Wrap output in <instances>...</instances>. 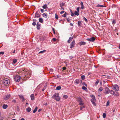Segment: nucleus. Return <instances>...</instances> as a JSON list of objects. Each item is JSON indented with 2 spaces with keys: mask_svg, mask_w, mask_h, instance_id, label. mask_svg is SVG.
Instances as JSON below:
<instances>
[{
  "mask_svg": "<svg viewBox=\"0 0 120 120\" xmlns=\"http://www.w3.org/2000/svg\"><path fill=\"white\" fill-rule=\"evenodd\" d=\"M23 71L24 72L25 74V76L27 78L30 77L31 74V71H30L27 70L26 69H22Z\"/></svg>",
  "mask_w": 120,
  "mask_h": 120,
  "instance_id": "obj_1",
  "label": "nucleus"
},
{
  "mask_svg": "<svg viewBox=\"0 0 120 120\" xmlns=\"http://www.w3.org/2000/svg\"><path fill=\"white\" fill-rule=\"evenodd\" d=\"M52 98H55L57 101H59L60 99V98L59 96V94L58 93H55L52 97Z\"/></svg>",
  "mask_w": 120,
  "mask_h": 120,
  "instance_id": "obj_2",
  "label": "nucleus"
},
{
  "mask_svg": "<svg viewBox=\"0 0 120 120\" xmlns=\"http://www.w3.org/2000/svg\"><path fill=\"white\" fill-rule=\"evenodd\" d=\"M3 82L5 85L7 86L9 84L10 82L9 79L7 78H5L3 79Z\"/></svg>",
  "mask_w": 120,
  "mask_h": 120,
  "instance_id": "obj_3",
  "label": "nucleus"
},
{
  "mask_svg": "<svg viewBox=\"0 0 120 120\" xmlns=\"http://www.w3.org/2000/svg\"><path fill=\"white\" fill-rule=\"evenodd\" d=\"M90 96L92 98V99L91 100V101L92 103L94 105H96V104L95 102V101H96L95 96L93 95H90Z\"/></svg>",
  "mask_w": 120,
  "mask_h": 120,
  "instance_id": "obj_4",
  "label": "nucleus"
},
{
  "mask_svg": "<svg viewBox=\"0 0 120 120\" xmlns=\"http://www.w3.org/2000/svg\"><path fill=\"white\" fill-rule=\"evenodd\" d=\"M21 77L18 75H16L14 77L15 80L16 82H19L20 81Z\"/></svg>",
  "mask_w": 120,
  "mask_h": 120,
  "instance_id": "obj_5",
  "label": "nucleus"
},
{
  "mask_svg": "<svg viewBox=\"0 0 120 120\" xmlns=\"http://www.w3.org/2000/svg\"><path fill=\"white\" fill-rule=\"evenodd\" d=\"M78 101L79 102V104L80 105H82L84 104V103L83 102V101L80 98H77Z\"/></svg>",
  "mask_w": 120,
  "mask_h": 120,
  "instance_id": "obj_6",
  "label": "nucleus"
},
{
  "mask_svg": "<svg viewBox=\"0 0 120 120\" xmlns=\"http://www.w3.org/2000/svg\"><path fill=\"white\" fill-rule=\"evenodd\" d=\"M112 89L116 91H118L119 90V87L117 85H114Z\"/></svg>",
  "mask_w": 120,
  "mask_h": 120,
  "instance_id": "obj_7",
  "label": "nucleus"
},
{
  "mask_svg": "<svg viewBox=\"0 0 120 120\" xmlns=\"http://www.w3.org/2000/svg\"><path fill=\"white\" fill-rule=\"evenodd\" d=\"M75 45V41L74 40H73L71 44H70V48L71 49L74 47Z\"/></svg>",
  "mask_w": 120,
  "mask_h": 120,
  "instance_id": "obj_8",
  "label": "nucleus"
},
{
  "mask_svg": "<svg viewBox=\"0 0 120 120\" xmlns=\"http://www.w3.org/2000/svg\"><path fill=\"white\" fill-rule=\"evenodd\" d=\"M95 40V38L93 37H92L91 38H87L86 39V40L92 42L94 41Z\"/></svg>",
  "mask_w": 120,
  "mask_h": 120,
  "instance_id": "obj_9",
  "label": "nucleus"
},
{
  "mask_svg": "<svg viewBox=\"0 0 120 120\" xmlns=\"http://www.w3.org/2000/svg\"><path fill=\"white\" fill-rule=\"evenodd\" d=\"M110 92V90L109 88L107 87H106L105 89V94H109Z\"/></svg>",
  "mask_w": 120,
  "mask_h": 120,
  "instance_id": "obj_10",
  "label": "nucleus"
},
{
  "mask_svg": "<svg viewBox=\"0 0 120 120\" xmlns=\"http://www.w3.org/2000/svg\"><path fill=\"white\" fill-rule=\"evenodd\" d=\"M10 97V94L6 95L4 97V99L5 100H7L9 99Z\"/></svg>",
  "mask_w": 120,
  "mask_h": 120,
  "instance_id": "obj_11",
  "label": "nucleus"
},
{
  "mask_svg": "<svg viewBox=\"0 0 120 120\" xmlns=\"http://www.w3.org/2000/svg\"><path fill=\"white\" fill-rule=\"evenodd\" d=\"M19 98L21 99L22 101H23L25 100V99L24 98V97L22 95H19Z\"/></svg>",
  "mask_w": 120,
  "mask_h": 120,
  "instance_id": "obj_12",
  "label": "nucleus"
},
{
  "mask_svg": "<svg viewBox=\"0 0 120 120\" xmlns=\"http://www.w3.org/2000/svg\"><path fill=\"white\" fill-rule=\"evenodd\" d=\"M40 16V15L38 13L37 11L36 12L35 14V18H38Z\"/></svg>",
  "mask_w": 120,
  "mask_h": 120,
  "instance_id": "obj_13",
  "label": "nucleus"
},
{
  "mask_svg": "<svg viewBox=\"0 0 120 120\" xmlns=\"http://www.w3.org/2000/svg\"><path fill=\"white\" fill-rule=\"evenodd\" d=\"M37 28L38 30H39L40 29V26L41 24H40L39 22H38L37 23Z\"/></svg>",
  "mask_w": 120,
  "mask_h": 120,
  "instance_id": "obj_14",
  "label": "nucleus"
},
{
  "mask_svg": "<svg viewBox=\"0 0 120 120\" xmlns=\"http://www.w3.org/2000/svg\"><path fill=\"white\" fill-rule=\"evenodd\" d=\"M64 5V3H62L60 4V6L61 8V9L64 10V8L63 7V6Z\"/></svg>",
  "mask_w": 120,
  "mask_h": 120,
  "instance_id": "obj_15",
  "label": "nucleus"
},
{
  "mask_svg": "<svg viewBox=\"0 0 120 120\" xmlns=\"http://www.w3.org/2000/svg\"><path fill=\"white\" fill-rule=\"evenodd\" d=\"M86 44L84 42L81 41L79 42V44L80 45H85Z\"/></svg>",
  "mask_w": 120,
  "mask_h": 120,
  "instance_id": "obj_16",
  "label": "nucleus"
},
{
  "mask_svg": "<svg viewBox=\"0 0 120 120\" xmlns=\"http://www.w3.org/2000/svg\"><path fill=\"white\" fill-rule=\"evenodd\" d=\"M73 38V37H70L69 38L68 40V42L69 43L72 40Z\"/></svg>",
  "mask_w": 120,
  "mask_h": 120,
  "instance_id": "obj_17",
  "label": "nucleus"
},
{
  "mask_svg": "<svg viewBox=\"0 0 120 120\" xmlns=\"http://www.w3.org/2000/svg\"><path fill=\"white\" fill-rule=\"evenodd\" d=\"M31 100H33L34 99V94H31L30 96Z\"/></svg>",
  "mask_w": 120,
  "mask_h": 120,
  "instance_id": "obj_18",
  "label": "nucleus"
},
{
  "mask_svg": "<svg viewBox=\"0 0 120 120\" xmlns=\"http://www.w3.org/2000/svg\"><path fill=\"white\" fill-rule=\"evenodd\" d=\"M8 106L7 105L4 104L3 105V108L4 109H6L8 107Z\"/></svg>",
  "mask_w": 120,
  "mask_h": 120,
  "instance_id": "obj_19",
  "label": "nucleus"
},
{
  "mask_svg": "<svg viewBox=\"0 0 120 120\" xmlns=\"http://www.w3.org/2000/svg\"><path fill=\"white\" fill-rule=\"evenodd\" d=\"M80 80L79 79H76L75 81V83L76 84H79L80 82Z\"/></svg>",
  "mask_w": 120,
  "mask_h": 120,
  "instance_id": "obj_20",
  "label": "nucleus"
},
{
  "mask_svg": "<svg viewBox=\"0 0 120 120\" xmlns=\"http://www.w3.org/2000/svg\"><path fill=\"white\" fill-rule=\"evenodd\" d=\"M42 15L43 17H45V18H47V14L46 13H44Z\"/></svg>",
  "mask_w": 120,
  "mask_h": 120,
  "instance_id": "obj_21",
  "label": "nucleus"
},
{
  "mask_svg": "<svg viewBox=\"0 0 120 120\" xmlns=\"http://www.w3.org/2000/svg\"><path fill=\"white\" fill-rule=\"evenodd\" d=\"M81 21H79L78 22V25L79 26H81L82 24Z\"/></svg>",
  "mask_w": 120,
  "mask_h": 120,
  "instance_id": "obj_22",
  "label": "nucleus"
},
{
  "mask_svg": "<svg viewBox=\"0 0 120 120\" xmlns=\"http://www.w3.org/2000/svg\"><path fill=\"white\" fill-rule=\"evenodd\" d=\"M42 8L44 9H46L48 8L47 5L46 4H45L42 6Z\"/></svg>",
  "mask_w": 120,
  "mask_h": 120,
  "instance_id": "obj_23",
  "label": "nucleus"
},
{
  "mask_svg": "<svg viewBox=\"0 0 120 120\" xmlns=\"http://www.w3.org/2000/svg\"><path fill=\"white\" fill-rule=\"evenodd\" d=\"M26 110L28 112H29L31 110V109L30 107H28L26 109Z\"/></svg>",
  "mask_w": 120,
  "mask_h": 120,
  "instance_id": "obj_24",
  "label": "nucleus"
},
{
  "mask_svg": "<svg viewBox=\"0 0 120 120\" xmlns=\"http://www.w3.org/2000/svg\"><path fill=\"white\" fill-rule=\"evenodd\" d=\"M103 88L102 87H100L98 90V92H100L102 91L103 90Z\"/></svg>",
  "mask_w": 120,
  "mask_h": 120,
  "instance_id": "obj_25",
  "label": "nucleus"
},
{
  "mask_svg": "<svg viewBox=\"0 0 120 120\" xmlns=\"http://www.w3.org/2000/svg\"><path fill=\"white\" fill-rule=\"evenodd\" d=\"M114 94H113L115 96H119V94L117 92H115L114 93Z\"/></svg>",
  "mask_w": 120,
  "mask_h": 120,
  "instance_id": "obj_26",
  "label": "nucleus"
},
{
  "mask_svg": "<svg viewBox=\"0 0 120 120\" xmlns=\"http://www.w3.org/2000/svg\"><path fill=\"white\" fill-rule=\"evenodd\" d=\"M79 12L76 11H75L74 12V14L75 15L78 16L79 15Z\"/></svg>",
  "mask_w": 120,
  "mask_h": 120,
  "instance_id": "obj_27",
  "label": "nucleus"
},
{
  "mask_svg": "<svg viewBox=\"0 0 120 120\" xmlns=\"http://www.w3.org/2000/svg\"><path fill=\"white\" fill-rule=\"evenodd\" d=\"M38 109V107L37 106L36 107L35 109H34V110L33 111V112L34 113H35L36 111H37V109Z\"/></svg>",
  "mask_w": 120,
  "mask_h": 120,
  "instance_id": "obj_28",
  "label": "nucleus"
},
{
  "mask_svg": "<svg viewBox=\"0 0 120 120\" xmlns=\"http://www.w3.org/2000/svg\"><path fill=\"white\" fill-rule=\"evenodd\" d=\"M61 88V87L60 86H58L56 87V90H60Z\"/></svg>",
  "mask_w": 120,
  "mask_h": 120,
  "instance_id": "obj_29",
  "label": "nucleus"
},
{
  "mask_svg": "<svg viewBox=\"0 0 120 120\" xmlns=\"http://www.w3.org/2000/svg\"><path fill=\"white\" fill-rule=\"evenodd\" d=\"M39 21L41 23H42L43 22V20L41 18H39Z\"/></svg>",
  "mask_w": 120,
  "mask_h": 120,
  "instance_id": "obj_30",
  "label": "nucleus"
},
{
  "mask_svg": "<svg viewBox=\"0 0 120 120\" xmlns=\"http://www.w3.org/2000/svg\"><path fill=\"white\" fill-rule=\"evenodd\" d=\"M110 93L111 94L113 95V94H114V93L115 92L113 91L112 90H111L110 91Z\"/></svg>",
  "mask_w": 120,
  "mask_h": 120,
  "instance_id": "obj_31",
  "label": "nucleus"
},
{
  "mask_svg": "<svg viewBox=\"0 0 120 120\" xmlns=\"http://www.w3.org/2000/svg\"><path fill=\"white\" fill-rule=\"evenodd\" d=\"M82 89L85 90H87V89L86 87L85 86H83L82 87Z\"/></svg>",
  "mask_w": 120,
  "mask_h": 120,
  "instance_id": "obj_32",
  "label": "nucleus"
},
{
  "mask_svg": "<svg viewBox=\"0 0 120 120\" xmlns=\"http://www.w3.org/2000/svg\"><path fill=\"white\" fill-rule=\"evenodd\" d=\"M17 61V60L16 59H15L13 60V63L14 64H15Z\"/></svg>",
  "mask_w": 120,
  "mask_h": 120,
  "instance_id": "obj_33",
  "label": "nucleus"
},
{
  "mask_svg": "<svg viewBox=\"0 0 120 120\" xmlns=\"http://www.w3.org/2000/svg\"><path fill=\"white\" fill-rule=\"evenodd\" d=\"M81 78L82 80H84L85 78V76L84 75H82L81 76Z\"/></svg>",
  "mask_w": 120,
  "mask_h": 120,
  "instance_id": "obj_34",
  "label": "nucleus"
},
{
  "mask_svg": "<svg viewBox=\"0 0 120 120\" xmlns=\"http://www.w3.org/2000/svg\"><path fill=\"white\" fill-rule=\"evenodd\" d=\"M106 116V114L105 113H104L103 114V117L104 118H105Z\"/></svg>",
  "mask_w": 120,
  "mask_h": 120,
  "instance_id": "obj_35",
  "label": "nucleus"
},
{
  "mask_svg": "<svg viewBox=\"0 0 120 120\" xmlns=\"http://www.w3.org/2000/svg\"><path fill=\"white\" fill-rule=\"evenodd\" d=\"M99 82V80H98L95 82V84L96 85H97Z\"/></svg>",
  "mask_w": 120,
  "mask_h": 120,
  "instance_id": "obj_36",
  "label": "nucleus"
},
{
  "mask_svg": "<svg viewBox=\"0 0 120 120\" xmlns=\"http://www.w3.org/2000/svg\"><path fill=\"white\" fill-rule=\"evenodd\" d=\"M63 98L65 99H66L68 98V96L67 95H64L63 96Z\"/></svg>",
  "mask_w": 120,
  "mask_h": 120,
  "instance_id": "obj_37",
  "label": "nucleus"
},
{
  "mask_svg": "<svg viewBox=\"0 0 120 120\" xmlns=\"http://www.w3.org/2000/svg\"><path fill=\"white\" fill-rule=\"evenodd\" d=\"M82 84L83 85H85V86H87V85L85 82H83L82 83Z\"/></svg>",
  "mask_w": 120,
  "mask_h": 120,
  "instance_id": "obj_38",
  "label": "nucleus"
},
{
  "mask_svg": "<svg viewBox=\"0 0 120 120\" xmlns=\"http://www.w3.org/2000/svg\"><path fill=\"white\" fill-rule=\"evenodd\" d=\"M116 22V21L115 20H113L112 21V23L113 24H114Z\"/></svg>",
  "mask_w": 120,
  "mask_h": 120,
  "instance_id": "obj_39",
  "label": "nucleus"
},
{
  "mask_svg": "<svg viewBox=\"0 0 120 120\" xmlns=\"http://www.w3.org/2000/svg\"><path fill=\"white\" fill-rule=\"evenodd\" d=\"M49 71L50 72H52L53 71V69L52 68L50 69Z\"/></svg>",
  "mask_w": 120,
  "mask_h": 120,
  "instance_id": "obj_40",
  "label": "nucleus"
},
{
  "mask_svg": "<svg viewBox=\"0 0 120 120\" xmlns=\"http://www.w3.org/2000/svg\"><path fill=\"white\" fill-rule=\"evenodd\" d=\"M55 18L57 19H58V16L56 14H55Z\"/></svg>",
  "mask_w": 120,
  "mask_h": 120,
  "instance_id": "obj_41",
  "label": "nucleus"
},
{
  "mask_svg": "<svg viewBox=\"0 0 120 120\" xmlns=\"http://www.w3.org/2000/svg\"><path fill=\"white\" fill-rule=\"evenodd\" d=\"M45 51H46V50H44L42 51H41L40 52H39V53H42L44 52H45Z\"/></svg>",
  "mask_w": 120,
  "mask_h": 120,
  "instance_id": "obj_42",
  "label": "nucleus"
},
{
  "mask_svg": "<svg viewBox=\"0 0 120 120\" xmlns=\"http://www.w3.org/2000/svg\"><path fill=\"white\" fill-rule=\"evenodd\" d=\"M109 101H108L107 103V104L106 105V106H108L109 105Z\"/></svg>",
  "mask_w": 120,
  "mask_h": 120,
  "instance_id": "obj_43",
  "label": "nucleus"
},
{
  "mask_svg": "<svg viewBox=\"0 0 120 120\" xmlns=\"http://www.w3.org/2000/svg\"><path fill=\"white\" fill-rule=\"evenodd\" d=\"M32 25L34 26H35L36 24V23L35 22H33L32 23Z\"/></svg>",
  "mask_w": 120,
  "mask_h": 120,
  "instance_id": "obj_44",
  "label": "nucleus"
},
{
  "mask_svg": "<svg viewBox=\"0 0 120 120\" xmlns=\"http://www.w3.org/2000/svg\"><path fill=\"white\" fill-rule=\"evenodd\" d=\"M83 19L86 22H87V19L85 17H84L83 18Z\"/></svg>",
  "mask_w": 120,
  "mask_h": 120,
  "instance_id": "obj_45",
  "label": "nucleus"
},
{
  "mask_svg": "<svg viewBox=\"0 0 120 120\" xmlns=\"http://www.w3.org/2000/svg\"><path fill=\"white\" fill-rule=\"evenodd\" d=\"M62 16L64 17H66V13L65 12V13Z\"/></svg>",
  "mask_w": 120,
  "mask_h": 120,
  "instance_id": "obj_46",
  "label": "nucleus"
},
{
  "mask_svg": "<svg viewBox=\"0 0 120 120\" xmlns=\"http://www.w3.org/2000/svg\"><path fill=\"white\" fill-rule=\"evenodd\" d=\"M4 53V52H0V55L2 54L3 55Z\"/></svg>",
  "mask_w": 120,
  "mask_h": 120,
  "instance_id": "obj_47",
  "label": "nucleus"
},
{
  "mask_svg": "<svg viewBox=\"0 0 120 120\" xmlns=\"http://www.w3.org/2000/svg\"><path fill=\"white\" fill-rule=\"evenodd\" d=\"M81 9H83L84 8V6L83 5H81Z\"/></svg>",
  "mask_w": 120,
  "mask_h": 120,
  "instance_id": "obj_48",
  "label": "nucleus"
},
{
  "mask_svg": "<svg viewBox=\"0 0 120 120\" xmlns=\"http://www.w3.org/2000/svg\"><path fill=\"white\" fill-rule=\"evenodd\" d=\"M41 11L42 13H43L44 12V10L43 9H41Z\"/></svg>",
  "mask_w": 120,
  "mask_h": 120,
  "instance_id": "obj_49",
  "label": "nucleus"
},
{
  "mask_svg": "<svg viewBox=\"0 0 120 120\" xmlns=\"http://www.w3.org/2000/svg\"><path fill=\"white\" fill-rule=\"evenodd\" d=\"M79 7H78L77 9V11L79 12Z\"/></svg>",
  "mask_w": 120,
  "mask_h": 120,
  "instance_id": "obj_50",
  "label": "nucleus"
},
{
  "mask_svg": "<svg viewBox=\"0 0 120 120\" xmlns=\"http://www.w3.org/2000/svg\"><path fill=\"white\" fill-rule=\"evenodd\" d=\"M16 102V101L15 99H13L12 101V102L14 103H15Z\"/></svg>",
  "mask_w": 120,
  "mask_h": 120,
  "instance_id": "obj_51",
  "label": "nucleus"
},
{
  "mask_svg": "<svg viewBox=\"0 0 120 120\" xmlns=\"http://www.w3.org/2000/svg\"><path fill=\"white\" fill-rule=\"evenodd\" d=\"M74 13H72V12H71V16H74Z\"/></svg>",
  "mask_w": 120,
  "mask_h": 120,
  "instance_id": "obj_52",
  "label": "nucleus"
},
{
  "mask_svg": "<svg viewBox=\"0 0 120 120\" xmlns=\"http://www.w3.org/2000/svg\"><path fill=\"white\" fill-rule=\"evenodd\" d=\"M52 40L54 41H55L56 40V39L55 38H52Z\"/></svg>",
  "mask_w": 120,
  "mask_h": 120,
  "instance_id": "obj_53",
  "label": "nucleus"
},
{
  "mask_svg": "<svg viewBox=\"0 0 120 120\" xmlns=\"http://www.w3.org/2000/svg\"><path fill=\"white\" fill-rule=\"evenodd\" d=\"M52 30L53 32L55 34V30L53 28L52 29Z\"/></svg>",
  "mask_w": 120,
  "mask_h": 120,
  "instance_id": "obj_54",
  "label": "nucleus"
},
{
  "mask_svg": "<svg viewBox=\"0 0 120 120\" xmlns=\"http://www.w3.org/2000/svg\"><path fill=\"white\" fill-rule=\"evenodd\" d=\"M64 12V11H61L60 12V13L61 14H62Z\"/></svg>",
  "mask_w": 120,
  "mask_h": 120,
  "instance_id": "obj_55",
  "label": "nucleus"
},
{
  "mask_svg": "<svg viewBox=\"0 0 120 120\" xmlns=\"http://www.w3.org/2000/svg\"><path fill=\"white\" fill-rule=\"evenodd\" d=\"M98 7H103V5H98Z\"/></svg>",
  "mask_w": 120,
  "mask_h": 120,
  "instance_id": "obj_56",
  "label": "nucleus"
},
{
  "mask_svg": "<svg viewBox=\"0 0 120 120\" xmlns=\"http://www.w3.org/2000/svg\"><path fill=\"white\" fill-rule=\"evenodd\" d=\"M85 107L84 106H83V107H81L80 108V109L81 110H82V109L83 108H84Z\"/></svg>",
  "mask_w": 120,
  "mask_h": 120,
  "instance_id": "obj_57",
  "label": "nucleus"
},
{
  "mask_svg": "<svg viewBox=\"0 0 120 120\" xmlns=\"http://www.w3.org/2000/svg\"><path fill=\"white\" fill-rule=\"evenodd\" d=\"M73 58V57L72 56H70L69 57V58L71 60Z\"/></svg>",
  "mask_w": 120,
  "mask_h": 120,
  "instance_id": "obj_58",
  "label": "nucleus"
},
{
  "mask_svg": "<svg viewBox=\"0 0 120 120\" xmlns=\"http://www.w3.org/2000/svg\"><path fill=\"white\" fill-rule=\"evenodd\" d=\"M62 68L64 70H65L66 69V68L65 67H64L63 68Z\"/></svg>",
  "mask_w": 120,
  "mask_h": 120,
  "instance_id": "obj_59",
  "label": "nucleus"
},
{
  "mask_svg": "<svg viewBox=\"0 0 120 120\" xmlns=\"http://www.w3.org/2000/svg\"><path fill=\"white\" fill-rule=\"evenodd\" d=\"M80 4L81 5H83L82 2H80Z\"/></svg>",
  "mask_w": 120,
  "mask_h": 120,
  "instance_id": "obj_60",
  "label": "nucleus"
},
{
  "mask_svg": "<svg viewBox=\"0 0 120 120\" xmlns=\"http://www.w3.org/2000/svg\"><path fill=\"white\" fill-rule=\"evenodd\" d=\"M70 26H72L73 25V24L72 23H70Z\"/></svg>",
  "mask_w": 120,
  "mask_h": 120,
  "instance_id": "obj_61",
  "label": "nucleus"
},
{
  "mask_svg": "<svg viewBox=\"0 0 120 120\" xmlns=\"http://www.w3.org/2000/svg\"><path fill=\"white\" fill-rule=\"evenodd\" d=\"M45 89V88H44L42 89V91H44Z\"/></svg>",
  "mask_w": 120,
  "mask_h": 120,
  "instance_id": "obj_62",
  "label": "nucleus"
},
{
  "mask_svg": "<svg viewBox=\"0 0 120 120\" xmlns=\"http://www.w3.org/2000/svg\"><path fill=\"white\" fill-rule=\"evenodd\" d=\"M67 20L68 22H70V20L68 19H67Z\"/></svg>",
  "mask_w": 120,
  "mask_h": 120,
  "instance_id": "obj_63",
  "label": "nucleus"
},
{
  "mask_svg": "<svg viewBox=\"0 0 120 120\" xmlns=\"http://www.w3.org/2000/svg\"><path fill=\"white\" fill-rule=\"evenodd\" d=\"M20 120H25L24 118H22Z\"/></svg>",
  "mask_w": 120,
  "mask_h": 120,
  "instance_id": "obj_64",
  "label": "nucleus"
}]
</instances>
